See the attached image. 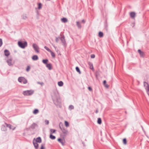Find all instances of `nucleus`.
<instances>
[{"instance_id": "f257e3e1", "label": "nucleus", "mask_w": 149, "mask_h": 149, "mask_svg": "<svg viewBox=\"0 0 149 149\" xmlns=\"http://www.w3.org/2000/svg\"><path fill=\"white\" fill-rule=\"evenodd\" d=\"M18 44L19 47L22 49H24L27 46V43L26 41H24V42L19 41L18 42Z\"/></svg>"}, {"instance_id": "f03ea898", "label": "nucleus", "mask_w": 149, "mask_h": 149, "mask_svg": "<svg viewBox=\"0 0 149 149\" xmlns=\"http://www.w3.org/2000/svg\"><path fill=\"white\" fill-rule=\"evenodd\" d=\"M61 125V123L59 124V127L64 134V135L65 136L68 134V132L66 129L64 128L63 125L62 124Z\"/></svg>"}, {"instance_id": "7ed1b4c3", "label": "nucleus", "mask_w": 149, "mask_h": 149, "mask_svg": "<svg viewBox=\"0 0 149 149\" xmlns=\"http://www.w3.org/2000/svg\"><path fill=\"white\" fill-rule=\"evenodd\" d=\"M33 93V91L31 90H27L24 91L23 94L24 95L29 96L32 95Z\"/></svg>"}, {"instance_id": "20e7f679", "label": "nucleus", "mask_w": 149, "mask_h": 149, "mask_svg": "<svg viewBox=\"0 0 149 149\" xmlns=\"http://www.w3.org/2000/svg\"><path fill=\"white\" fill-rule=\"evenodd\" d=\"M60 39L63 45L64 46H66V44L64 36L63 35L62 37L60 38Z\"/></svg>"}, {"instance_id": "39448f33", "label": "nucleus", "mask_w": 149, "mask_h": 149, "mask_svg": "<svg viewBox=\"0 0 149 149\" xmlns=\"http://www.w3.org/2000/svg\"><path fill=\"white\" fill-rule=\"evenodd\" d=\"M13 59L12 58H8L6 60L8 64L10 66H13L14 64V63L12 62Z\"/></svg>"}, {"instance_id": "423d86ee", "label": "nucleus", "mask_w": 149, "mask_h": 149, "mask_svg": "<svg viewBox=\"0 0 149 149\" xmlns=\"http://www.w3.org/2000/svg\"><path fill=\"white\" fill-rule=\"evenodd\" d=\"M52 99L54 102H56L57 103H59L60 102V98L59 96L53 97Z\"/></svg>"}, {"instance_id": "0eeeda50", "label": "nucleus", "mask_w": 149, "mask_h": 149, "mask_svg": "<svg viewBox=\"0 0 149 149\" xmlns=\"http://www.w3.org/2000/svg\"><path fill=\"white\" fill-rule=\"evenodd\" d=\"M33 47L34 50L36 52L39 53V48L36 44L35 43L33 44Z\"/></svg>"}, {"instance_id": "6e6552de", "label": "nucleus", "mask_w": 149, "mask_h": 149, "mask_svg": "<svg viewBox=\"0 0 149 149\" xmlns=\"http://www.w3.org/2000/svg\"><path fill=\"white\" fill-rule=\"evenodd\" d=\"M144 86L145 87L146 90H149V85L145 81L143 82Z\"/></svg>"}, {"instance_id": "1a4fd4ad", "label": "nucleus", "mask_w": 149, "mask_h": 149, "mask_svg": "<svg viewBox=\"0 0 149 149\" xmlns=\"http://www.w3.org/2000/svg\"><path fill=\"white\" fill-rule=\"evenodd\" d=\"M130 17L134 19L135 18L136 16V13L134 12H131L130 13Z\"/></svg>"}, {"instance_id": "9d476101", "label": "nucleus", "mask_w": 149, "mask_h": 149, "mask_svg": "<svg viewBox=\"0 0 149 149\" xmlns=\"http://www.w3.org/2000/svg\"><path fill=\"white\" fill-rule=\"evenodd\" d=\"M6 125H3L1 126V130L3 131H6L7 129Z\"/></svg>"}, {"instance_id": "9b49d317", "label": "nucleus", "mask_w": 149, "mask_h": 149, "mask_svg": "<svg viewBox=\"0 0 149 149\" xmlns=\"http://www.w3.org/2000/svg\"><path fill=\"white\" fill-rule=\"evenodd\" d=\"M4 55L6 56H8L10 54V53L9 51L7 49H5L4 51Z\"/></svg>"}, {"instance_id": "f8f14e48", "label": "nucleus", "mask_w": 149, "mask_h": 149, "mask_svg": "<svg viewBox=\"0 0 149 149\" xmlns=\"http://www.w3.org/2000/svg\"><path fill=\"white\" fill-rule=\"evenodd\" d=\"M88 64L91 70H93V67L92 63L89 61L88 62Z\"/></svg>"}, {"instance_id": "ddd939ff", "label": "nucleus", "mask_w": 149, "mask_h": 149, "mask_svg": "<svg viewBox=\"0 0 149 149\" xmlns=\"http://www.w3.org/2000/svg\"><path fill=\"white\" fill-rule=\"evenodd\" d=\"M5 124L6 125V127H9L10 129H12L13 130H14L15 128V127L13 129L11 127V125L10 124H8L6 123H5Z\"/></svg>"}, {"instance_id": "4468645a", "label": "nucleus", "mask_w": 149, "mask_h": 149, "mask_svg": "<svg viewBox=\"0 0 149 149\" xmlns=\"http://www.w3.org/2000/svg\"><path fill=\"white\" fill-rule=\"evenodd\" d=\"M37 126V125L36 124L33 123L31 125L30 127L32 129H34Z\"/></svg>"}, {"instance_id": "2eb2a0df", "label": "nucleus", "mask_w": 149, "mask_h": 149, "mask_svg": "<svg viewBox=\"0 0 149 149\" xmlns=\"http://www.w3.org/2000/svg\"><path fill=\"white\" fill-rule=\"evenodd\" d=\"M46 67L49 70H51L52 69V65L51 63L47 64L46 65Z\"/></svg>"}, {"instance_id": "dca6fc26", "label": "nucleus", "mask_w": 149, "mask_h": 149, "mask_svg": "<svg viewBox=\"0 0 149 149\" xmlns=\"http://www.w3.org/2000/svg\"><path fill=\"white\" fill-rule=\"evenodd\" d=\"M138 52L139 54L141 56H144V53L143 52L141 51L140 49H138Z\"/></svg>"}, {"instance_id": "f3484780", "label": "nucleus", "mask_w": 149, "mask_h": 149, "mask_svg": "<svg viewBox=\"0 0 149 149\" xmlns=\"http://www.w3.org/2000/svg\"><path fill=\"white\" fill-rule=\"evenodd\" d=\"M33 143L36 149H38V144L37 142H34L33 141Z\"/></svg>"}, {"instance_id": "a211bd4d", "label": "nucleus", "mask_w": 149, "mask_h": 149, "mask_svg": "<svg viewBox=\"0 0 149 149\" xmlns=\"http://www.w3.org/2000/svg\"><path fill=\"white\" fill-rule=\"evenodd\" d=\"M36 142H38L39 143H40L42 142V140L41 138L39 137L36 138Z\"/></svg>"}, {"instance_id": "6ab92c4d", "label": "nucleus", "mask_w": 149, "mask_h": 149, "mask_svg": "<svg viewBox=\"0 0 149 149\" xmlns=\"http://www.w3.org/2000/svg\"><path fill=\"white\" fill-rule=\"evenodd\" d=\"M61 21L64 23H66L68 22V19L66 18H63L61 19Z\"/></svg>"}, {"instance_id": "aec40b11", "label": "nucleus", "mask_w": 149, "mask_h": 149, "mask_svg": "<svg viewBox=\"0 0 149 149\" xmlns=\"http://www.w3.org/2000/svg\"><path fill=\"white\" fill-rule=\"evenodd\" d=\"M32 59L33 60H36L38 59V57L37 55H34L32 56Z\"/></svg>"}, {"instance_id": "412c9836", "label": "nucleus", "mask_w": 149, "mask_h": 149, "mask_svg": "<svg viewBox=\"0 0 149 149\" xmlns=\"http://www.w3.org/2000/svg\"><path fill=\"white\" fill-rule=\"evenodd\" d=\"M58 141L60 143H61L62 144V145H64V143L63 142V139L60 138H59L58 139Z\"/></svg>"}, {"instance_id": "4be33fe9", "label": "nucleus", "mask_w": 149, "mask_h": 149, "mask_svg": "<svg viewBox=\"0 0 149 149\" xmlns=\"http://www.w3.org/2000/svg\"><path fill=\"white\" fill-rule=\"evenodd\" d=\"M58 85L59 86H62L63 84V82L61 81L58 82Z\"/></svg>"}, {"instance_id": "5701e85b", "label": "nucleus", "mask_w": 149, "mask_h": 149, "mask_svg": "<svg viewBox=\"0 0 149 149\" xmlns=\"http://www.w3.org/2000/svg\"><path fill=\"white\" fill-rule=\"evenodd\" d=\"M106 80H104L103 81V84L105 87L108 88L109 87V86L107 84H106Z\"/></svg>"}, {"instance_id": "b1692460", "label": "nucleus", "mask_w": 149, "mask_h": 149, "mask_svg": "<svg viewBox=\"0 0 149 149\" xmlns=\"http://www.w3.org/2000/svg\"><path fill=\"white\" fill-rule=\"evenodd\" d=\"M51 54V55L53 58H54L55 57V53L52 52L51 50L49 52Z\"/></svg>"}, {"instance_id": "393cba45", "label": "nucleus", "mask_w": 149, "mask_h": 149, "mask_svg": "<svg viewBox=\"0 0 149 149\" xmlns=\"http://www.w3.org/2000/svg\"><path fill=\"white\" fill-rule=\"evenodd\" d=\"M77 25L78 28H81V26L80 22H77Z\"/></svg>"}, {"instance_id": "a878e982", "label": "nucleus", "mask_w": 149, "mask_h": 149, "mask_svg": "<svg viewBox=\"0 0 149 149\" xmlns=\"http://www.w3.org/2000/svg\"><path fill=\"white\" fill-rule=\"evenodd\" d=\"M99 36L100 38L103 37V33L101 31L99 32Z\"/></svg>"}, {"instance_id": "bb28decb", "label": "nucleus", "mask_w": 149, "mask_h": 149, "mask_svg": "<svg viewBox=\"0 0 149 149\" xmlns=\"http://www.w3.org/2000/svg\"><path fill=\"white\" fill-rule=\"evenodd\" d=\"M22 82L24 84H26L27 83V81L24 77L23 79V80H22Z\"/></svg>"}, {"instance_id": "cd10ccee", "label": "nucleus", "mask_w": 149, "mask_h": 149, "mask_svg": "<svg viewBox=\"0 0 149 149\" xmlns=\"http://www.w3.org/2000/svg\"><path fill=\"white\" fill-rule=\"evenodd\" d=\"M48 59H44L42 61L43 63L45 64H46V65L47 64V62H48Z\"/></svg>"}, {"instance_id": "c85d7f7f", "label": "nucleus", "mask_w": 149, "mask_h": 149, "mask_svg": "<svg viewBox=\"0 0 149 149\" xmlns=\"http://www.w3.org/2000/svg\"><path fill=\"white\" fill-rule=\"evenodd\" d=\"M24 77H19L18 79V81L20 82H22V80H23V79Z\"/></svg>"}, {"instance_id": "c756f323", "label": "nucleus", "mask_w": 149, "mask_h": 149, "mask_svg": "<svg viewBox=\"0 0 149 149\" xmlns=\"http://www.w3.org/2000/svg\"><path fill=\"white\" fill-rule=\"evenodd\" d=\"M97 122L98 124H101L102 123V120L100 118H98Z\"/></svg>"}, {"instance_id": "7c9ffc66", "label": "nucleus", "mask_w": 149, "mask_h": 149, "mask_svg": "<svg viewBox=\"0 0 149 149\" xmlns=\"http://www.w3.org/2000/svg\"><path fill=\"white\" fill-rule=\"evenodd\" d=\"M76 71L78 72L79 74H81V72L80 71L79 68L78 67H76Z\"/></svg>"}, {"instance_id": "2f4dec72", "label": "nucleus", "mask_w": 149, "mask_h": 149, "mask_svg": "<svg viewBox=\"0 0 149 149\" xmlns=\"http://www.w3.org/2000/svg\"><path fill=\"white\" fill-rule=\"evenodd\" d=\"M50 138L52 139H54L56 138L55 136H53L51 134L50 135Z\"/></svg>"}, {"instance_id": "473e14b6", "label": "nucleus", "mask_w": 149, "mask_h": 149, "mask_svg": "<svg viewBox=\"0 0 149 149\" xmlns=\"http://www.w3.org/2000/svg\"><path fill=\"white\" fill-rule=\"evenodd\" d=\"M65 125L67 127H69V123L67 121H65Z\"/></svg>"}, {"instance_id": "72a5a7b5", "label": "nucleus", "mask_w": 149, "mask_h": 149, "mask_svg": "<svg viewBox=\"0 0 149 149\" xmlns=\"http://www.w3.org/2000/svg\"><path fill=\"white\" fill-rule=\"evenodd\" d=\"M123 143L124 144L126 145L127 144V140L126 138H124L123 139Z\"/></svg>"}, {"instance_id": "f704fd0d", "label": "nucleus", "mask_w": 149, "mask_h": 149, "mask_svg": "<svg viewBox=\"0 0 149 149\" xmlns=\"http://www.w3.org/2000/svg\"><path fill=\"white\" fill-rule=\"evenodd\" d=\"M39 112L38 110V109H35L34 110L33 113L36 114L37 113Z\"/></svg>"}, {"instance_id": "c9c22d12", "label": "nucleus", "mask_w": 149, "mask_h": 149, "mask_svg": "<svg viewBox=\"0 0 149 149\" xmlns=\"http://www.w3.org/2000/svg\"><path fill=\"white\" fill-rule=\"evenodd\" d=\"M74 107L72 105H70L69 107V108L70 109V110L73 109H74Z\"/></svg>"}, {"instance_id": "e433bc0d", "label": "nucleus", "mask_w": 149, "mask_h": 149, "mask_svg": "<svg viewBox=\"0 0 149 149\" xmlns=\"http://www.w3.org/2000/svg\"><path fill=\"white\" fill-rule=\"evenodd\" d=\"M56 130L53 129H51V134H52V133H54L56 132Z\"/></svg>"}, {"instance_id": "4c0bfd02", "label": "nucleus", "mask_w": 149, "mask_h": 149, "mask_svg": "<svg viewBox=\"0 0 149 149\" xmlns=\"http://www.w3.org/2000/svg\"><path fill=\"white\" fill-rule=\"evenodd\" d=\"M30 67L29 66H27L26 68V70L27 72H28L30 70Z\"/></svg>"}, {"instance_id": "58836bf2", "label": "nucleus", "mask_w": 149, "mask_h": 149, "mask_svg": "<svg viewBox=\"0 0 149 149\" xmlns=\"http://www.w3.org/2000/svg\"><path fill=\"white\" fill-rule=\"evenodd\" d=\"M42 4L41 3H40L38 4V8L39 9H40L42 8Z\"/></svg>"}, {"instance_id": "ea45409f", "label": "nucleus", "mask_w": 149, "mask_h": 149, "mask_svg": "<svg viewBox=\"0 0 149 149\" xmlns=\"http://www.w3.org/2000/svg\"><path fill=\"white\" fill-rule=\"evenodd\" d=\"M44 48L47 50V51H48L49 52H50V51H51V50H50L48 47H47L45 46L44 47Z\"/></svg>"}, {"instance_id": "a19ab883", "label": "nucleus", "mask_w": 149, "mask_h": 149, "mask_svg": "<svg viewBox=\"0 0 149 149\" xmlns=\"http://www.w3.org/2000/svg\"><path fill=\"white\" fill-rule=\"evenodd\" d=\"M60 37H56V38L55 40H56V42H58V41L59 40V39H60Z\"/></svg>"}, {"instance_id": "79ce46f5", "label": "nucleus", "mask_w": 149, "mask_h": 149, "mask_svg": "<svg viewBox=\"0 0 149 149\" xmlns=\"http://www.w3.org/2000/svg\"><path fill=\"white\" fill-rule=\"evenodd\" d=\"M3 44L2 39L0 38V47H1Z\"/></svg>"}, {"instance_id": "37998d69", "label": "nucleus", "mask_w": 149, "mask_h": 149, "mask_svg": "<svg viewBox=\"0 0 149 149\" xmlns=\"http://www.w3.org/2000/svg\"><path fill=\"white\" fill-rule=\"evenodd\" d=\"M45 122L46 125H48L49 124V121L48 120H45Z\"/></svg>"}, {"instance_id": "c03bdc74", "label": "nucleus", "mask_w": 149, "mask_h": 149, "mask_svg": "<svg viewBox=\"0 0 149 149\" xmlns=\"http://www.w3.org/2000/svg\"><path fill=\"white\" fill-rule=\"evenodd\" d=\"M88 90L91 91H93L92 89L90 87H88Z\"/></svg>"}, {"instance_id": "a18cd8bd", "label": "nucleus", "mask_w": 149, "mask_h": 149, "mask_svg": "<svg viewBox=\"0 0 149 149\" xmlns=\"http://www.w3.org/2000/svg\"><path fill=\"white\" fill-rule=\"evenodd\" d=\"M91 58H94L95 57V55L93 54H91Z\"/></svg>"}, {"instance_id": "49530a36", "label": "nucleus", "mask_w": 149, "mask_h": 149, "mask_svg": "<svg viewBox=\"0 0 149 149\" xmlns=\"http://www.w3.org/2000/svg\"><path fill=\"white\" fill-rule=\"evenodd\" d=\"M44 145L42 144L41 145V147L40 149H45V147L43 146Z\"/></svg>"}, {"instance_id": "de8ad7c7", "label": "nucleus", "mask_w": 149, "mask_h": 149, "mask_svg": "<svg viewBox=\"0 0 149 149\" xmlns=\"http://www.w3.org/2000/svg\"><path fill=\"white\" fill-rule=\"evenodd\" d=\"M37 83L38 84H41L42 86V85L44 84V83L43 82H38Z\"/></svg>"}, {"instance_id": "09e8293b", "label": "nucleus", "mask_w": 149, "mask_h": 149, "mask_svg": "<svg viewBox=\"0 0 149 149\" xmlns=\"http://www.w3.org/2000/svg\"><path fill=\"white\" fill-rule=\"evenodd\" d=\"M147 92V93L148 95L149 96V90H146Z\"/></svg>"}, {"instance_id": "8fccbe9b", "label": "nucleus", "mask_w": 149, "mask_h": 149, "mask_svg": "<svg viewBox=\"0 0 149 149\" xmlns=\"http://www.w3.org/2000/svg\"><path fill=\"white\" fill-rule=\"evenodd\" d=\"M98 112V109H97L96 110V111H95V113H97Z\"/></svg>"}, {"instance_id": "3c124183", "label": "nucleus", "mask_w": 149, "mask_h": 149, "mask_svg": "<svg viewBox=\"0 0 149 149\" xmlns=\"http://www.w3.org/2000/svg\"><path fill=\"white\" fill-rule=\"evenodd\" d=\"M82 22L84 23L85 22V21L83 19L82 20Z\"/></svg>"}, {"instance_id": "603ef678", "label": "nucleus", "mask_w": 149, "mask_h": 149, "mask_svg": "<svg viewBox=\"0 0 149 149\" xmlns=\"http://www.w3.org/2000/svg\"><path fill=\"white\" fill-rule=\"evenodd\" d=\"M25 18H24V19H26V18L27 17L26 16H25Z\"/></svg>"}]
</instances>
